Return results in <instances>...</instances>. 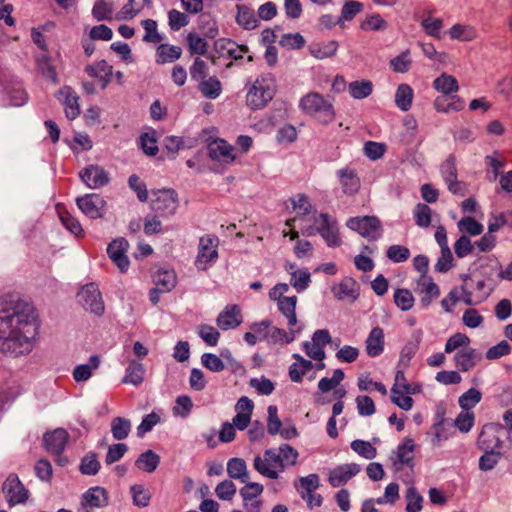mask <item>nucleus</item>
Listing matches in <instances>:
<instances>
[{
	"label": "nucleus",
	"mask_w": 512,
	"mask_h": 512,
	"mask_svg": "<svg viewBox=\"0 0 512 512\" xmlns=\"http://www.w3.org/2000/svg\"><path fill=\"white\" fill-rule=\"evenodd\" d=\"M346 226L370 240L381 236V223L375 216L352 217L347 220Z\"/></svg>",
	"instance_id": "ddd939ff"
},
{
	"label": "nucleus",
	"mask_w": 512,
	"mask_h": 512,
	"mask_svg": "<svg viewBox=\"0 0 512 512\" xmlns=\"http://www.w3.org/2000/svg\"><path fill=\"white\" fill-rule=\"evenodd\" d=\"M108 504L107 491L99 486L89 488L81 497L78 512H90L89 509L101 508Z\"/></svg>",
	"instance_id": "5701e85b"
},
{
	"label": "nucleus",
	"mask_w": 512,
	"mask_h": 512,
	"mask_svg": "<svg viewBox=\"0 0 512 512\" xmlns=\"http://www.w3.org/2000/svg\"><path fill=\"white\" fill-rule=\"evenodd\" d=\"M338 46L335 40L316 41L309 45V52L317 59L331 58L336 54Z\"/></svg>",
	"instance_id": "c9c22d12"
},
{
	"label": "nucleus",
	"mask_w": 512,
	"mask_h": 512,
	"mask_svg": "<svg viewBox=\"0 0 512 512\" xmlns=\"http://www.w3.org/2000/svg\"><path fill=\"white\" fill-rule=\"evenodd\" d=\"M433 88L445 95L456 93L459 90L457 79L447 73H442L433 81Z\"/></svg>",
	"instance_id": "ea45409f"
},
{
	"label": "nucleus",
	"mask_w": 512,
	"mask_h": 512,
	"mask_svg": "<svg viewBox=\"0 0 512 512\" xmlns=\"http://www.w3.org/2000/svg\"><path fill=\"white\" fill-rule=\"evenodd\" d=\"M81 180L91 189H98L109 182L108 173L98 165H89L79 173Z\"/></svg>",
	"instance_id": "b1692460"
},
{
	"label": "nucleus",
	"mask_w": 512,
	"mask_h": 512,
	"mask_svg": "<svg viewBox=\"0 0 512 512\" xmlns=\"http://www.w3.org/2000/svg\"><path fill=\"white\" fill-rule=\"evenodd\" d=\"M182 55V49L176 45L159 43L156 48L155 61L157 64L172 63Z\"/></svg>",
	"instance_id": "e433bc0d"
},
{
	"label": "nucleus",
	"mask_w": 512,
	"mask_h": 512,
	"mask_svg": "<svg viewBox=\"0 0 512 512\" xmlns=\"http://www.w3.org/2000/svg\"><path fill=\"white\" fill-rule=\"evenodd\" d=\"M130 429V421L125 418L116 417L111 422V432L116 440L125 439L128 436Z\"/></svg>",
	"instance_id": "338daca9"
},
{
	"label": "nucleus",
	"mask_w": 512,
	"mask_h": 512,
	"mask_svg": "<svg viewBox=\"0 0 512 512\" xmlns=\"http://www.w3.org/2000/svg\"><path fill=\"white\" fill-rule=\"evenodd\" d=\"M357 387L362 392H371L373 390L379 392L382 396H387L388 390L382 382L373 381L370 374H361L357 379Z\"/></svg>",
	"instance_id": "49530a36"
},
{
	"label": "nucleus",
	"mask_w": 512,
	"mask_h": 512,
	"mask_svg": "<svg viewBox=\"0 0 512 512\" xmlns=\"http://www.w3.org/2000/svg\"><path fill=\"white\" fill-rule=\"evenodd\" d=\"M413 96V90L408 84H400L395 95L397 107L402 111H408L411 108Z\"/></svg>",
	"instance_id": "864d4df0"
},
{
	"label": "nucleus",
	"mask_w": 512,
	"mask_h": 512,
	"mask_svg": "<svg viewBox=\"0 0 512 512\" xmlns=\"http://www.w3.org/2000/svg\"><path fill=\"white\" fill-rule=\"evenodd\" d=\"M387 27V21L379 13L367 14L360 24L363 31H384Z\"/></svg>",
	"instance_id": "5fc2aeb1"
},
{
	"label": "nucleus",
	"mask_w": 512,
	"mask_h": 512,
	"mask_svg": "<svg viewBox=\"0 0 512 512\" xmlns=\"http://www.w3.org/2000/svg\"><path fill=\"white\" fill-rule=\"evenodd\" d=\"M145 369L143 364L131 360L126 368V374L123 378V383L139 385L143 382Z\"/></svg>",
	"instance_id": "79ce46f5"
},
{
	"label": "nucleus",
	"mask_w": 512,
	"mask_h": 512,
	"mask_svg": "<svg viewBox=\"0 0 512 512\" xmlns=\"http://www.w3.org/2000/svg\"><path fill=\"white\" fill-rule=\"evenodd\" d=\"M487 280L483 278H471L468 275L463 276V301L468 305H476L483 302L493 291L495 281L489 280V269L482 266Z\"/></svg>",
	"instance_id": "0eeeda50"
},
{
	"label": "nucleus",
	"mask_w": 512,
	"mask_h": 512,
	"mask_svg": "<svg viewBox=\"0 0 512 512\" xmlns=\"http://www.w3.org/2000/svg\"><path fill=\"white\" fill-rule=\"evenodd\" d=\"M390 398L395 405L405 411L411 410L414 405V400L412 397L408 394H405L401 388H399V383L393 384Z\"/></svg>",
	"instance_id": "13d9d810"
},
{
	"label": "nucleus",
	"mask_w": 512,
	"mask_h": 512,
	"mask_svg": "<svg viewBox=\"0 0 512 512\" xmlns=\"http://www.w3.org/2000/svg\"><path fill=\"white\" fill-rule=\"evenodd\" d=\"M413 216L419 227L428 228L432 220V209L427 204L418 203L413 210Z\"/></svg>",
	"instance_id": "e2e57ef3"
},
{
	"label": "nucleus",
	"mask_w": 512,
	"mask_h": 512,
	"mask_svg": "<svg viewBox=\"0 0 512 512\" xmlns=\"http://www.w3.org/2000/svg\"><path fill=\"white\" fill-rule=\"evenodd\" d=\"M448 34L452 40H458L462 42H469L477 38V31L471 25L455 24L453 25Z\"/></svg>",
	"instance_id": "a19ab883"
},
{
	"label": "nucleus",
	"mask_w": 512,
	"mask_h": 512,
	"mask_svg": "<svg viewBox=\"0 0 512 512\" xmlns=\"http://www.w3.org/2000/svg\"><path fill=\"white\" fill-rule=\"evenodd\" d=\"M100 359L94 355L90 357L88 364H82L75 367L73 377L76 382L86 381L91 376L94 370L99 367Z\"/></svg>",
	"instance_id": "09e8293b"
},
{
	"label": "nucleus",
	"mask_w": 512,
	"mask_h": 512,
	"mask_svg": "<svg viewBox=\"0 0 512 512\" xmlns=\"http://www.w3.org/2000/svg\"><path fill=\"white\" fill-rule=\"evenodd\" d=\"M127 247L128 242L123 238L113 240L107 247L109 258L121 272H125L129 267V260L126 256Z\"/></svg>",
	"instance_id": "a878e982"
},
{
	"label": "nucleus",
	"mask_w": 512,
	"mask_h": 512,
	"mask_svg": "<svg viewBox=\"0 0 512 512\" xmlns=\"http://www.w3.org/2000/svg\"><path fill=\"white\" fill-rule=\"evenodd\" d=\"M236 22L246 30L254 29L257 27V18L254 11L246 5L237 6Z\"/></svg>",
	"instance_id": "de8ad7c7"
},
{
	"label": "nucleus",
	"mask_w": 512,
	"mask_h": 512,
	"mask_svg": "<svg viewBox=\"0 0 512 512\" xmlns=\"http://www.w3.org/2000/svg\"><path fill=\"white\" fill-rule=\"evenodd\" d=\"M38 328V318L31 304L17 302L11 310L0 312V351L13 356L28 353Z\"/></svg>",
	"instance_id": "f257e3e1"
},
{
	"label": "nucleus",
	"mask_w": 512,
	"mask_h": 512,
	"mask_svg": "<svg viewBox=\"0 0 512 512\" xmlns=\"http://www.w3.org/2000/svg\"><path fill=\"white\" fill-rule=\"evenodd\" d=\"M202 95L208 99H216L222 91L221 82L216 77L203 79L199 84Z\"/></svg>",
	"instance_id": "4d7b16f0"
},
{
	"label": "nucleus",
	"mask_w": 512,
	"mask_h": 512,
	"mask_svg": "<svg viewBox=\"0 0 512 512\" xmlns=\"http://www.w3.org/2000/svg\"><path fill=\"white\" fill-rule=\"evenodd\" d=\"M69 440V434L65 429L58 428L44 435L43 441L46 450L55 458V462L64 466L68 459L62 455Z\"/></svg>",
	"instance_id": "9b49d317"
},
{
	"label": "nucleus",
	"mask_w": 512,
	"mask_h": 512,
	"mask_svg": "<svg viewBox=\"0 0 512 512\" xmlns=\"http://www.w3.org/2000/svg\"><path fill=\"white\" fill-rule=\"evenodd\" d=\"M298 452L288 444H282L277 449H266L263 454L257 455L253 461V468L263 477L278 479L287 467L296 464Z\"/></svg>",
	"instance_id": "7ed1b4c3"
},
{
	"label": "nucleus",
	"mask_w": 512,
	"mask_h": 512,
	"mask_svg": "<svg viewBox=\"0 0 512 512\" xmlns=\"http://www.w3.org/2000/svg\"><path fill=\"white\" fill-rule=\"evenodd\" d=\"M153 279L160 293L171 291L177 282L176 273L172 269H159Z\"/></svg>",
	"instance_id": "4c0bfd02"
},
{
	"label": "nucleus",
	"mask_w": 512,
	"mask_h": 512,
	"mask_svg": "<svg viewBox=\"0 0 512 512\" xmlns=\"http://www.w3.org/2000/svg\"><path fill=\"white\" fill-rule=\"evenodd\" d=\"M285 270L290 274V285L298 292L305 291L311 283V275L307 269H299L294 263H287Z\"/></svg>",
	"instance_id": "2f4dec72"
},
{
	"label": "nucleus",
	"mask_w": 512,
	"mask_h": 512,
	"mask_svg": "<svg viewBox=\"0 0 512 512\" xmlns=\"http://www.w3.org/2000/svg\"><path fill=\"white\" fill-rule=\"evenodd\" d=\"M299 109L303 114L324 125L333 122L336 116L333 99L315 91L301 97Z\"/></svg>",
	"instance_id": "20e7f679"
},
{
	"label": "nucleus",
	"mask_w": 512,
	"mask_h": 512,
	"mask_svg": "<svg viewBox=\"0 0 512 512\" xmlns=\"http://www.w3.org/2000/svg\"><path fill=\"white\" fill-rule=\"evenodd\" d=\"M84 71L89 77L97 79L102 89L108 86L113 77V66L105 60L88 64Z\"/></svg>",
	"instance_id": "bb28decb"
},
{
	"label": "nucleus",
	"mask_w": 512,
	"mask_h": 512,
	"mask_svg": "<svg viewBox=\"0 0 512 512\" xmlns=\"http://www.w3.org/2000/svg\"><path fill=\"white\" fill-rule=\"evenodd\" d=\"M113 11V2L108 0H97L92 8V15L97 21H111L114 19Z\"/></svg>",
	"instance_id": "3c124183"
},
{
	"label": "nucleus",
	"mask_w": 512,
	"mask_h": 512,
	"mask_svg": "<svg viewBox=\"0 0 512 512\" xmlns=\"http://www.w3.org/2000/svg\"><path fill=\"white\" fill-rule=\"evenodd\" d=\"M178 207L177 194L172 189L151 191V208L162 217L173 215Z\"/></svg>",
	"instance_id": "f8f14e48"
},
{
	"label": "nucleus",
	"mask_w": 512,
	"mask_h": 512,
	"mask_svg": "<svg viewBox=\"0 0 512 512\" xmlns=\"http://www.w3.org/2000/svg\"><path fill=\"white\" fill-rule=\"evenodd\" d=\"M502 429L493 424L485 425L478 437L477 444L485 452L496 451L502 447L501 434Z\"/></svg>",
	"instance_id": "412c9836"
},
{
	"label": "nucleus",
	"mask_w": 512,
	"mask_h": 512,
	"mask_svg": "<svg viewBox=\"0 0 512 512\" xmlns=\"http://www.w3.org/2000/svg\"><path fill=\"white\" fill-rule=\"evenodd\" d=\"M289 291V284L278 283L269 291V298L276 302L279 312L286 318L287 326L292 334L298 332L294 329L297 325L296 305L298 298L296 296H286Z\"/></svg>",
	"instance_id": "423d86ee"
},
{
	"label": "nucleus",
	"mask_w": 512,
	"mask_h": 512,
	"mask_svg": "<svg viewBox=\"0 0 512 512\" xmlns=\"http://www.w3.org/2000/svg\"><path fill=\"white\" fill-rule=\"evenodd\" d=\"M337 299L354 298L356 296L355 282L352 279H345L332 288Z\"/></svg>",
	"instance_id": "0e129e2a"
},
{
	"label": "nucleus",
	"mask_w": 512,
	"mask_h": 512,
	"mask_svg": "<svg viewBox=\"0 0 512 512\" xmlns=\"http://www.w3.org/2000/svg\"><path fill=\"white\" fill-rule=\"evenodd\" d=\"M208 155L212 160L222 164H231L237 159L235 148L226 140L217 138L209 142L207 146Z\"/></svg>",
	"instance_id": "a211bd4d"
},
{
	"label": "nucleus",
	"mask_w": 512,
	"mask_h": 512,
	"mask_svg": "<svg viewBox=\"0 0 512 512\" xmlns=\"http://www.w3.org/2000/svg\"><path fill=\"white\" fill-rule=\"evenodd\" d=\"M470 343L471 340L466 334L458 332L447 339L444 351L447 354H451L461 349H465L470 345Z\"/></svg>",
	"instance_id": "bf43d9fd"
},
{
	"label": "nucleus",
	"mask_w": 512,
	"mask_h": 512,
	"mask_svg": "<svg viewBox=\"0 0 512 512\" xmlns=\"http://www.w3.org/2000/svg\"><path fill=\"white\" fill-rule=\"evenodd\" d=\"M292 358L295 362L289 366L288 370V375L292 382L301 383L305 376H307L310 381L315 379L316 376L314 373L309 375L312 370H315V364L299 354H293Z\"/></svg>",
	"instance_id": "4be33fe9"
},
{
	"label": "nucleus",
	"mask_w": 512,
	"mask_h": 512,
	"mask_svg": "<svg viewBox=\"0 0 512 512\" xmlns=\"http://www.w3.org/2000/svg\"><path fill=\"white\" fill-rule=\"evenodd\" d=\"M2 492L9 504L13 507L25 504L29 498V491L22 484L16 474H10L2 485Z\"/></svg>",
	"instance_id": "4468645a"
},
{
	"label": "nucleus",
	"mask_w": 512,
	"mask_h": 512,
	"mask_svg": "<svg viewBox=\"0 0 512 512\" xmlns=\"http://www.w3.org/2000/svg\"><path fill=\"white\" fill-rule=\"evenodd\" d=\"M133 504L137 507H147L151 501V492L141 484H135L130 487Z\"/></svg>",
	"instance_id": "052dcab7"
},
{
	"label": "nucleus",
	"mask_w": 512,
	"mask_h": 512,
	"mask_svg": "<svg viewBox=\"0 0 512 512\" xmlns=\"http://www.w3.org/2000/svg\"><path fill=\"white\" fill-rule=\"evenodd\" d=\"M275 92L274 76L271 73L261 74L248 90L246 103L253 110L262 109L273 99Z\"/></svg>",
	"instance_id": "39448f33"
},
{
	"label": "nucleus",
	"mask_w": 512,
	"mask_h": 512,
	"mask_svg": "<svg viewBox=\"0 0 512 512\" xmlns=\"http://www.w3.org/2000/svg\"><path fill=\"white\" fill-rule=\"evenodd\" d=\"M414 440L411 438H405L401 444L397 446V449L390 456L393 469L398 472L405 466L412 467L414 459Z\"/></svg>",
	"instance_id": "6ab92c4d"
},
{
	"label": "nucleus",
	"mask_w": 512,
	"mask_h": 512,
	"mask_svg": "<svg viewBox=\"0 0 512 512\" xmlns=\"http://www.w3.org/2000/svg\"><path fill=\"white\" fill-rule=\"evenodd\" d=\"M454 364L462 372L471 371L481 360V354L470 345L457 351L454 355Z\"/></svg>",
	"instance_id": "c85d7f7f"
},
{
	"label": "nucleus",
	"mask_w": 512,
	"mask_h": 512,
	"mask_svg": "<svg viewBox=\"0 0 512 512\" xmlns=\"http://www.w3.org/2000/svg\"><path fill=\"white\" fill-rule=\"evenodd\" d=\"M415 291L420 296V302L423 307H428L440 296L438 284L427 274H421L417 279Z\"/></svg>",
	"instance_id": "aec40b11"
},
{
	"label": "nucleus",
	"mask_w": 512,
	"mask_h": 512,
	"mask_svg": "<svg viewBox=\"0 0 512 512\" xmlns=\"http://www.w3.org/2000/svg\"><path fill=\"white\" fill-rule=\"evenodd\" d=\"M227 473L232 479L240 480L242 483L249 481V473L246 462L241 458H231L227 463Z\"/></svg>",
	"instance_id": "58836bf2"
},
{
	"label": "nucleus",
	"mask_w": 512,
	"mask_h": 512,
	"mask_svg": "<svg viewBox=\"0 0 512 512\" xmlns=\"http://www.w3.org/2000/svg\"><path fill=\"white\" fill-rule=\"evenodd\" d=\"M440 172L448 190L455 195L464 196L466 185L458 181L456 157L454 154H450L445 161L442 162Z\"/></svg>",
	"instance_id": "2eb2a0df"
},
{
	"label": "nucleus",
	"mask_w": 512,
	"mask_h": 512,
	"mask_svg": "<svg viewBox=\"0 0 512 512\" xmlns=\"http://www.w3.org/2000/svg\"><path fill=\"white\" fill-rule=\"evenodd\" d=\"M348 91L352 98L363 99L371 95L373 84L370 80H356L349 83Z\"/></svg>",
	"instance_id": "8fccbe9b"
},
{
	"label": "nucleus",
	"mask_w": 512,
	"mask_h": 512,
	"mask_svg": "<svg viewBox=\"0 0 512 512\" xmlns=\"http://www.w3.org/2000/svg\"><path fill=\"white\" fill-rule=\"evenodd\" d=\"M481 399V392L475 388H470L459 397L458 402L462 410L472 411V408H474L481 401Z\"/></svg>",
	"instance_id": "69168bd1"
},
{
	"label": "nucleus",
	"mask_w": 512,
	"mask_h": 512,
	"mask_svg": "<svg viewBox=\"0 0 512 512\" xmlns=\"http://www.w3.org/2000/svg\"><path fill=\"white\" fill-rule=\"evenodd\" d=\"M160 463V457L152 450H147L142 453L135 462L136 467L147 473H152L156 470Z\"/></svg>",
	"instance_id": "37998d69"
},
{
	"label": "nucleus",
	"mask_w": 512,
	"mask_h": 512,
	"mask_svg": "<svg viewBox=\"0 0 512 512\" xmlns=\"http://www.w3.org/2000/svg\"><path fill=\"white\" fill-rule=\"evenodd\" d=\"M385 350V333L383 328L375 326L365 340V352L371 358L380 356Z\"/></svg>",
	"instance_id": "cd10ccee"
},
{
	"label": "nucleus",
	"mask_w": 512,
	"mask_h": 512,
	"mask_svg": "<svg viewBox=\"0 0 512 512\" xmlns=\"http://www.w3.org/2000/svg\"><path fill=\"white\" fill-rule=\"evenodd\" d=\"M78 302L87 310L100 315L104 311V304L98 286L90 283L78 292Z\"/></svg>",
	"instance_id": "f3484780"
},
{
	"label": "nucleus",
	"mask_w": 512,
	"mask_h": 512,
	"mask_svg": "<svg viewBox=\"0 0 512 512\" xmlns=\"http://www.w3.org/2000/svg\"><path fill=\"white\" fill-rule=\"evenodd\" d=\"M219 238L213 234H206L199 238L197 255L194 265L198 270L205 271L218 259Z\"/></svg>",
	"instance_id": "6e6552de"
},
{
	"label": "nucleus",
	"mask_w": 512,
	"mask_h": 512,
	"mask_svg": "<svg viewBox=\"0 0 512 512\" xmlns=\"http://www.w3.org/2000/svg\"><path fill=\"white\" fill-rule=\"evenodd\" d=\"M420 26L428 36L440 39L444 22L441 18H436L431 14H428L420 20Z\"/></svg>",
	"instance_id": "c03bdc74"
},
{
	"label": "nucleus",
	"mask_w": 512,
	"mask_h": 512,
	"mask_svg": "<svg viewBox=\"0 0 512 512\" xmlns=\"http://www.w3.org/2000/svg\"><path fill=\"white\" fill-rule=\"evenodd\" d=\"M337 175L342 191L347 195H354L360 189V179L356 171L351 167H344L338 170Z\"/></svg>",
	"instance_id": "473e14b6"
},
{
	"label": "nucleus",
	"mask_w": 512,
	"mask_h": 512,
	"mask_svg": "<svg viewBox=\"0 0 512 512\" xmlns=\"http://www.w3.org/2000/svg\"><path fill=\"white\" fill-rule=\"evenodd\" d=\"M144 29L143 41L151 44H159L164 40V35L158 32L157 22L153 19H146L141 22Z\"/></svg>",
	"instance_id": "603ef678"
},
{
	"label": "nucleus",
	"mask_w": 512,
	"mask_h": 512,
	"mask_svg": "<svg viewBox=\"0 0 512 512\" xmlns=\"http://www.w3.org/2000/svg\"><path fill=\"white\" fill-rule=\"evenodd\" d=\"M240 488L239 494L242 498V505L245 511L240 509H232L231 512H261L263 507V500L261 495L264 491V486L258 482H246Z\"/></svg>",
	"instance_id": "9d476101"
},
{
	"label": "nucleus",
	"mask_w": 512,
	"mask_h": 512,
	"mask_svg": "<svg viewBox=\"0 0 512 512\" xmlns=\"http://www.w3.org/2000/svg\"><path fill=\"white\" fill-rule=\"evenodd\" d=\"M395 305L402 311H408L413 308L415 298L409 289H396L393 295Z\"/></svg>",
	"instance_id": "680f3d73"
},
{
	"label": "nucleus",
	"mask_w": 512,
	"mask_h": 512,
	"mask_svg": "<svg viewBox=\"0 0 512 512\" xmlns=\"http://www.w3.org/2000/svg\"><path fill=\"white\" fill-rule=\"evenodd\" d=\"M294 486L309 509L318 508L323 504V497L316 492L320 486V478L317 474L313 473L305 477H300L298 481L294 483Z\"/></svg>",
	"instance_id": "1a4fd4ad"
},
{
	"label": "nucleus",
	"mask_w": 512,
	"mask_h": 512,
	"mask_svg": "<svg viewBox=\"0 0 512 512\" xmlns=\"http://www.w3.org/2000/svg\"><path fill=\"white\" fill-rule=\"evenodd\" d=\"M57 214L67 230L77 237L84 236V230L78 221L71 213L66 209L65 205L58 203L56 205Z\"/></svg>",
	"instance_id": "f704fd0d"
},
{
	"label": "nucleus",
	"mask_w": 512,
	"mask_h": 512,
	"mask_svg": "<svg viewBox=\"0 0 512 512\" xmlns=\"http://www.w3.org/2000/svg\"><path fill=\"white\" fill-rule=\"evenodd\" d=\"M215 47L220 53H226L234 60L242 59L249 51L246 45H238L236 42L226 38L217 40L215 42Z\"/></svg>",
	"instance_id": "72a5a7b5"
},
{
	"label": "nucleus",
	"mask_w": 512,
	"mask_h": 512,
	"mask_svg": "<svg viewBox=\"0 0 512 512\" xmlns=\"http://www.w3.org/2000/svg\"><path fill=\"white\" fill-rule=\"evenodd\" d=\"M76 204L80 211L91 219L101 218L105 213L106 201L96 193L78 197Z\"/></svg>",
	"instance_id": "dca6fc26"
},
{
	"label": "nucleus",
	"mask_w": 512,
	"mask_h": 512,
	"mask_svg": "<svg viewBox=\"0 0 512 512\" xmlns=\"http://www.w3.org/2000/svg\"><path fill=\"white\" fill-rule=\"evenodd\" d=\"M217 325L222 330L238 327L242 323V314L238 305H228L217 317Z\"/></svg>",
	"instance_id": "7c9ffc66"
},
{
	"label": "nucleus",
	"mask_w": 512,
	"mask_h": 512,
	"mask_svg": "<svg viewBox=\"0 0 512 512\" xmlns=\"http://www.w3.org/2000/svg\"><path fill=\"white\" fill-rule=\"evenodd\" d=\"M351 449L359 456L371 460L377 455V449L370 443L364 440H354L351 443Z\"/></svg>",
	"instance_id": "774afa93"
},
{
	"label": "nucleus",
	"mask_w": 512,
	"mask_h": 512,
	"mask_svg": "<svg viewBox=\"0 0 512 512\" xmlns=\"http://www.w3.org/2000/svg\"><path fill=\"white\" fill-rule=\"evenodd\" d=\"M59 99L63 101L66 117L70 120L77 118L80 114L79 97L69 86H64L58 93Z\"/></svg>",
	"instance_id": "c756f323"
},
{
	"label": "nucleus",
	"mask_w": 512,
	"mask_h": 512,
	"mask_svg": "<svg viewBox=\"0 0 512 512\" xmlns=\"http://www.w3.org/2000/svg\"><path fill=\"white\" fill-rule=\"evenodd\" d=\"M303 349L309 358L316 361V363H314L316 371L325 369L323 360L326 357V353L323 348L313 341H307L303 344Z\"/></svg>",
	"instance_id": "a18cd8bd"
},
{
	"label": "nucleus",
	"mask_w": 512,
	"mask_h": 512,
	"mask_svg": "<svg viewBox=\"0 0 512 512\" xmlns=\"http://www.w3.org/2000/svg\"><path fill=\"white\" fill-rule=\"evenodd\" d=\"M289 202L295 215L286 220L287 226H293V223L298 222V227L304 234L311 236L318 233L330 247L341 245L342 241L335 218L328 213L314 211L305 194H297L290 198Z\"/></svg>",
	"instance_id": "f03ea898"
},
{
	"label": "nucleus",
	"mask_w": 512,
	"mask_h": 512,
	"mask_svg": "<svg viewBox=\"0 0 512 512\" xmlns=\"http://www.w3.org/2000/svg\"><path fill=\"white\" fill-rule=\"evenodd\" d=\"M487 268L489 269V280L496 277L499 280H512V261L505 269H502L501 264L496 259H488Z\"/></svg>",
	"instance_id": "6e6d98bb"
},
{
	"label": "nucleus",
	"mask_w": 512,
	"mask_h": 512,
	"mask_svg": "<svg viewBox=\"0 0 512 512\" xmlns=\"http://www.w3.org/2000/svg\"><path fill=\"white\" fill-rule=\"evenodd\" d=\"M361 471V467L356 463H347L336 466L329 473V483L332 487H340L346 484Z\"/></svg>",
	"instance_id": "393cba45"
}]
</instances>
